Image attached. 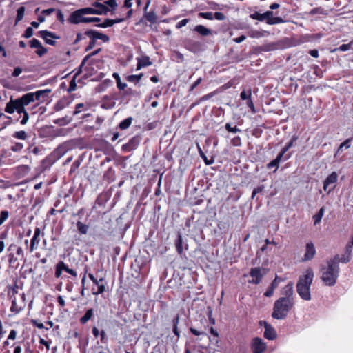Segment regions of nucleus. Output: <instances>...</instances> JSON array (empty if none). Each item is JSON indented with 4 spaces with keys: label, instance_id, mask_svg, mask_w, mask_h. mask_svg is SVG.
Masks as SVG:
<instances>
[{
    "label": "nucleus",
    "instance_id": "473e14b6",
    "mask_svg": "<svg viewBox=\"0 0 353 353\" xmlns=\"http://www.w3.org/2000/svg\"><path fill=\"white\" fill-rule=\"evenodd\" d=\"M81 10L84 12L85 14H97L99 12L93 6L81 8Z\"/></svg>",
    "mask_w": 353,
    "mask_h": 353
},
{
    "label": "nucleus",
    "instance_id": "a19ab883",
    "mask_svg": "<svg viewBox=\"0 0 353 353\" xmlns=\"http://www.w3.org/2000/svg\"><path fill=\"white\" fill-rule=\"evenodd\" d=\"M282 281V279L276 276L274 281L272 282L271 285L270 287L274 290L278 287L279 283Z\"/></svg>",
    "mask_w": 353,
    "mask_h": 353
},
{
    "label": "nucleus",
    "instance_id": "a18cd8bd",
    "mask_svg": "<svg viewBox=\"0 0 353 353\" xmlns=\"http://www.w3.org/2000/svg\"><path fill=\"white\" fill-rule=\"evenodd\" d=\"M264 189V186L263 185H260V186H258L256 188H255L254 190H253V192H252V198L254 199L256 196V194L259 192H261Z\"/></svg>",
    "mask_w": 353,
    "mask_h": 353
},
{
    "label": "nucleus",
    "instance_id": "7ed1b4c3",
    "mask_svg": "<svg viewBox=\"0 0 353 353\" xmlns=\"http://www.w3.org/2000/svg\"><path fill=\"white\" fill-rule=\"evenodd\" d=\"M314 274L312 268L306 269L299 276L296 283V291L299 296L305 301L311 300L310 287Z\"/></svg>",
    "mask_w": 353,
    "mask_h": 353
},
{
    "label": "nucleus",
    "instance_id": "864d4df0",
    "mask_svg": "<svg viewBox=\"0 0 353 353\" xmlns=\"http://www.w3.org/2000/svg\"><path fill=\"white\" fill-rule=\"evenodd\" d=\"M214 18L217 20L222 21L225 19V16L222 12H216L214 14Z\"/></svg>",
    "mask_w": 353,
    "mask_h": 353
},
{
    "label": "nucleus",
    "instance_id": "3c124183",
    "mask_svg": "<svg viewBox=\"0 0 353 353\" xmlns=\"http://www.w3.org/2000/svg\"><path fill=\"white\" fill-rule=\"evenodd\" d=\"M83 107H84V104L83 103H78V104H77L76 107H75V110L73 112V114L76 115V114L80 113L82 111V108Z\"/></svg>",
    "mask_w": 353,
    "mask_h": 353
},
{
    "label": "nucleus",
    "instance_id": "2eb2a0df",
    "mask_svg": "<svg viewBox=\"0 0 353 353\" xmlns=\"http://www.w3.org/2000/svg\"><path fill=\"white\" fill-rule=\"evenodd\" d=\"M185 48L195 53L201 50V45L199 41L188 39L185 41Z\"/></svg>",
    "mask_w": 353,
    "mask_h": 353
},
{
    "label": "nucleus",
    "instance_id": "4d7b16f0",
    "mask_svg": "<svg viewBox=\"0 0 353 353\" xmlns=\"http://www.w3.org/2000/svg\"><path fill=\"white\" fill-rule=\"evenodd\" d=\"M21 19H22V6L18 8L17 9V15L15 23H17L19 21H21Z\"/></svg>",
    "mask_w": 353,
    "mask_h": 353
},
{
    "label": "nucleus",
    "instance_id": "774afa93",
    "mask_svg": "<svg viewBox=\"0 0 353 353\" xmlns=\"http://www.w3.org/2000/svg\"><path fill=\"white\" fill-rule=\"evenodd\" d=\"M274 290L272 289L270 287L267 290V291L265 292L264 295L266 297H270L273 295Z\"/></svg>",
    "mask_w": 353,
    "mask_h": 353
},
{
    "label": "nucleus",
    "instance_id": "603ef678",
    "mask_svg": "<svg viewBox=\"0 0 353 353\" xmlns=\"http://www.w3.org/2000/svg\"><path fill=\"white\" fill-rule=\"evenodd\" d=\"M350 141L349 139L345 140L344 142L341 143L338 152H339L343 148H349L350 147Z\"/></svg>",
    "mask_w": 353,
    "mask_h": 353
},
{
    "label": "nucleus",
    "instance_id": "6e6d98bb",
    "mask_svg": "<svg viewBox=\"0 0 353 353\" xmlns=\"http://www.w3.org/2000/svg\"><path fill=\"white\" fill-rule=\"evenodd\" d=\"M101 19L99 17H86L84 20V23H92V22H99Z\"/></svg>",
    "mask_w": 353,
    "mask_h": 353
},
{
    "label": "nucleus",
    "instance_id": "7c9ffc66",
    "mask_svg": "<svg viewBox=\"0 0 353 353\" xmlns=\"http://www.w3.org/2000/svg\"><path fill=\"white\" fill-rule=\"evenodd\" d=\"M143 76V73H141V74H139L138 75H134V74L129 75L127 77V80L129 82L138 83L141 79Z\"/></svg>",
    "mask_w": 353,
    "mask_h": 353
},
{
    "label": "nucleus",
    "instance_id": "cd10ccee",
    "mask_svg": "<svg viewBox=\"0 0 353 353\" xmlns=\"http://www.w3.org/2000/svg\"><path fill=\"white\" fill-rule=\"evenodd\" d=\"M281 158H282V157L281 155L278 154V156L276 157V158L275 159L272 160L269 163H268L267 167L268 168L275 167L276 170L279 168V162H280Z\"/></svg>",
    "mask_w": 353,
    "mask_h": 353
},
{
    "label": "nucleus",
    "instance_id": "e2e57ef3",
    "mask_svg": "<svg viewBox=\"0 0 353 353\" xmlns=\"http://www.w3.org/2000/svg\"><path fill=\"white\" fill-rule=\"evenodd\" d=\"M22 148V144L19 143H16L14 145L12 146L11 150L12 151L17 152L21 150Z\"/></svg>",
    "mask_w": 353,
    "mask_h": 353
},
{
    "label": "nucleus",
    "instance_id": "4c0bfd02",
    "mask_svg": "<svg viewBox=\"0 0 353 353\" xmlns=\"http://www.w3.org/2000/svg\"><path fill=\"white\" fill-rule=\"evenodd\" d=\"M248 36L252 38H260L263 37V34L258 30H250L248 32Z\"/></svg>",
    "mask_w": 353,
    "mask_h": 353
},
{
    "label": "nucleus",
    "instance_id": "bf43d9fd",
    "mask_svg": "<svg viewBox=\"0 0 353 353\" xmlns=\"http://www.w3.org/2000/svg\"><path fill=\"white\" fill-rule=\"evenodd\" d=\"M55 11H56V10L54 8H50L48 9L43 10L41 13L43 15L47 16V15H50V14H52V12H54Z\"/></svg>",
    "mask_w": 353,
    "mask_h": 353
},
{
    "label": "nucleus",
    "instance_id": "9d476101",
    "mask_svg": "<svg viewBox=\"0 0 353 353\" xmlns=\"http://www.w3.org/2000/svg\"><path fill=\"white\" fill-rule=\"evenodd\" d=\"M264 20L266 21V23L269 25H275L279 23H282L285 21L280 17H274V13L272 11H266L263 13Z\"/></svg>",
    "mask_w": 353,
    "mask_h": 353
},
{
    "label": "nucleus",
    "instance_id": "1a4fd4ad",
    "mask_svg": "<svg viewBox=\"0 0 353 353\" xmlns=\"http://www.w3.org/2000/svg\"><path fill=\"white\" fill-rule=\"evenodd\" d=\"M29 44L31 48L35 49V53L39 57H42L47 52V49L45 48L41 43L37 39H32L29 41Z\"/></svg>",
    "mask_w": 353,
    "mask_h": 353
},
{
    "label": "nucleus",
    "instance_id": "dca6fc26",
    "mask_svg": "<svg viewBox=\"0 0 353 353\" xmlns=\"http://www.w3.org/2000/svg\"><path fill=\"white\" fill-rule=\"evenodd\" d=\"M264 336L269 340H274L276 337V332L270 324L266 322H264Z\"/></svg>",
    "mask_w": 353,
    "mask_h": 353
},
{
    "label": "nucleus",
    "instance_id": "f257e3e1",
    "mask_svg": "<svg viewBox=\"0 0 353 353\" xmlns=\"http://www.w3.org/2000/svg\"><path fill=\"white\" fill-rule=\"evenodd\" d=\"M281 295L274 304L272 317L274 319L281 320L285 319L289 312L294 308V287L290 282L281 290Z\"/></svg>",
    "mask_w": 353,
    "mask_h": 353
},
{
    "label": "nucleus",
    "instance_id": "6ab92c4d",
    "mask_svg": "<svg viewBox=\"0 0 353 353\" xmlns=\"http://www.w3.org/2000/svg\"><path fill=\"white\" fill-rule=\"evenodd\" d=\"M91 5L95 8L96 11L99 12L97 14H107L110 11V9L105 6L104 3H101L97 1H94Z\"/></svg>",
    "mask_w": 353,
    "mask_h": 353
},
{
    "label": "nucleus",
    "instance_id": "e433bc0d",
    "mask_svg": "<svg viewBox=\"0 0 353 353\" xmlns=\"http://www.w3.org/2000/svg\"><path fill=\"white\" fill-rule=\"evenodd\" d=\"M199 15L205 19L212 20L214 19V14L211 12H200Z\"/></svg>",
    "mask_w": 353,
    "mask_h": 353
},
{
    "label": "nucleus",
    "instance_id": "4be33fe9",
    "mask_svg": "<svg viewBox=\"0 0 353 353\" xmlns=\"http://www.w3.org/2000/svg\"><path fill=\"white\" fill-rule=\"evenodd\" d=\"M94 315L93 309H89L85 314L80 319V323L82 325L85 324Z\"/></svg>",
    "mask_w": 353,
    "mask_h": 353
},
{
    "label": "nucleus",
    "instance_id": "6e6552de",
    "mask_svg": "<svg viewBox=\"0 0 353 353\" xmlns=\"http://www.w3.org/2000/svg\"><path fill=\"white\" fill-rule=\"evenodd\" d=\"M38 34L40 37H41L46 43L50 44L51 46H54L56 43L54 39H59L54 33L50 32L48 30H42L38 32Z\"/></svg>",
    "mask_w": 353,
    "mask_h": 353
},
{
    "label": "nucleus",
    "instance_id": "f3484780",
    "mask_svg": "<svg viewBox=\"0 0 353 353\" xmlns=\"http://www.w3.org/2000/svg\"><path fill=\"white\" fill-rule=\"evenodd\" d=\"M125 21L123 18H117L115 19H105L101 23L97 24V27L105 28L112 26L115 23H119Z\"/></svg>",
    "mask_w": 353,
    "mask_h": 353
},
{
    "label": "nucleus",
    "instance_id": "0e129e2a",
    "mask_svg": "<svg viewBox=\"0 0 353 353\" xmlns=\"http://www.w3.org/2000/svg\"><path fill=\"white\" fill-rule=\"evenodd\" d=\"M246 39V37L245 35H241L239 37L233 39V41L236 43H240L243 42Z\"/></svg>",
    "mask_w": 353,
    "mask_h": 353
},
{
    "label": "nucleus",
    "instance_id": "37998d69",
    "mask_svg": "<svg viewBox=\"0 0 353 353\" xmlns=\"http://www.w3.org/2000/svg\"><path fill=\"white\" fill-rule=\"evenodd\" d=\"M8 212L7 211H2L0 215V225L8 219Z\"/></svg>",
    "mask_w": 353,
    "mask_h": 353
},
{
    "label": "nucleus",
    "instance_id": "c85d7f7f",
    "mask_svg": "<svg viewBox=\"0 0 353 353\" xmlns=\"http://www.w3.org/2000/svg\"><path fill=\"white\" fill-rule=\"evenodd\" d=\"M176 251L179 254H181L183 252V247H182V236L181 234L178 235V239L175 242Z\"/></svg>",
    "mask_w": 353,
    "mask_h": 353
},
{
    "label": "nucleus",
    "instance_id": "9b49d317",
    "mask_svg": "<svg viewBox=\"0 0 353 353\" xmlns=\"http://www.w3.org/2000/svg\"><path fill=\"white\" fill-rule=\"evenodd\" d=\"M252 349L253 353H263L266 349V345L260 338H254L252 341Z\"/></svg>",
    "mask_w": 353,
    "mask_h": 353
},
{
    "label": "nucleus",
    "instance_id": "39448f33",
    "mask_svg": "<svg viewBox=\"0 0 353 353\" xmlns=\"http://www.w3.org/2000/svg\"><path fill=\"white\" fill-rule=\"evenodd\" d=\"M14 111H17L19 114L22 113V97L16 100L11 99L10 101L7 103L6 112L11 114Z\"/></svg>",
    "mask_w": 353,
    "mask_h": 353
},
{
    "label": "nucleus",
    "instance_id": "c756f323",
    "mask_svg": "<svg viewBox=\"0 0 353 353\" xmlns=\"http://www.w3.org/2000/svg\"><path fill=\"white\" fill-rule=\"evenodd\" d=\"M296 140V137H293L292 140L282 149L281 152L279 154L282 157L284 154L292 146L294 141Z\"/></svg>",
    "mask_w": 353,
    "mask_h": 353
},
{
    "label": "nucleus",
    "instance_id": "13d9d810",
    "mask_svg": "<svg viewBox=\"0 0 353 353\" xmlns=\"http://www.w3.org/2000/svg\"><path fill=\"white\" fill-rule=\"evenodd\" d=\"M33 34V30L32 27H28L23 34V37L26 38L30 37Z\"/></svg>",
    "mask_w": 353,
    "mask_h": 353
},
{
    "label": "nucleus",
    "instance_id": "680f3d73",
    "mask_svg": "<svg viewBox=\"0 0 353 353\" xmlns=\"http://www.w3.org/2000/svg\"><path fill=\"white\" fill-rule=\"evenodd\" d=\"M65 107L64 105V103L63 101H59L56 105H55V107H54V109L55 110L57 111H59V110H61L62 109H63Z\"/></svg>",
    "mask_w": 353,
    "mask_h": 353
},
{
    "label": "nucleus",
    "instance_id": "5701e85b",
    "mask_svg": "<svg viewBox=\"0 0 353 353\" xmlns=\"http://www.w3.org/2000/svg\"><path fill=\"white\" fill-rule=\"evenodd\" d=\"M34 101H35L34 92H29V93L23 94V107Z\"/></svg>",
    "mask_w": 353,
    "mask_h": 353
},
{
    "label": "nucleus",
    "instance_id": "052dcab7",
    "mask_svg": "<svg viewBox=\"0 0 353 353\" xmlns=\"http://www.w3.org/2000/svg\"><path fill=\"white\" fill-rule=\"evenodd\" d=\"M59 269H60L61 271L62 270H64L65 271L66 269L68 268V266L64 263V262L63 261H59L57 265H56Z\"/></svg>",
    "mask_w": 353,
    "mask_h": 353
},
{
    "label": "nucleus",
    "instance_id": "8fccbe9b",
    "mask_svg": "<svg viewBox=\"0 0 353 353\" xmlns=\"http://www.w3.org/2000/svg\"><path fill=\"white\" fill-rule=\"evenodd\" d=\"M188 22H189L188 19H184L180 21L179 23H177V24L176 25V28L177 29H179V28L185 26Z\"/></svg>",
    "mask_w": 353,
    "mask_h": 353
},
{
    "label": "nucleus",
    "instance_id": "de8ad7c7",
    "mask_svg": "<svg viewBox=\"0 0 353 353\" xmlns=\"http://www.w3.org/2000/svg\"><path fill=\"white\" fill-rule=\"evenodd\" d=\"M70 119H66L65 118H61V119H58L56 121H54V123H57V124H59L60 125H65V124H67V123H70Z\"/></svg>",
    "mask_w": 353,
    "mask_h": 353
},
{
    "label": "nucleus",
    "instance_id": "ddd939ff",
    "mask_svg": "<svg viewBox=\"0 0 353 353\" xmlns=\"http://www.w3.org/2000/svg\"><path fill=\"white\" fill-rule=\"evenodd\" d=\"M338 174L336 172H332L325 180L323 183V190L328 194L334 189V188H329V185L334 184L336 182Z\"/></svg>",
    "mask_w": 353,
    "mask_h": 353
},
{
    "label": "nucleus",
    "instance_id": "f8f14e48",
    "mask_svg": "<svg viewBox=\"0 0 353 353\" xmlns=\"http://www.w3.org/2000/svg\"><path fill=\"white\" fill-rule=\"evenodd\" d=\"M88 37H89L91 39H93L96 41L97 39H101L103 42H108L110 39L109 37L105 34L97 32L96 30H88L85 33Z\"/></svg>",
    "mask_w": 353,
    "mask_h": 353
},
{
    "label": "nucleus",
    "instance_id": "2f4dec72",
    "mask_svg": "<svg viewBox=\"0 0 353 353\" xmlns=\"http://www.w3.org/2000/svg\"><path fill=\"white\" fill-rule=\"evenodd\" d=\"M105 6H108L111 8V11L114 12L118 6L117 0H107L104 1Z\"/></svg>",
    "mask_w": 353,
    "mask_h": 353
},
{
    "label": "nucleus",
    "instance_id": "69168bd1",
    "mask_svg": "<svg viewBox=\"0 0 353 353\" xmlns=\"http://www.w3.org/2000/svg\"><path fill=\"white\" fill-rule=\"evenodd\" d=\"M133 9L132 8H130L128 9L126 14L125 17H123L122 18L125 19H130L133 14Z\"/></svg>",
    "mask_w": 353,
    "mask_h": 353
},
{
    "label": "nucleus",
    "instance_id": "423d86ee",
    "mask_svg": "<svg viewBox=\"0 0 353 353\" xmlns=\"http://www.w3.org/2000/svg\"><path fill=\"white\" fill-rule=\"evenodd\" d=\"M266 272V270L264 268L259 267L252 268L250 275L252 277V280L249 281V282L254 284H259Z\"/></svg>",
    "mask_w": 353,
    "mask_h": 353
},
{
    "label": "nucleus",
    "instance_id": "4468645a",
    "mask_svg": "<svg viewBox=\"0 0 353 353\" xmlns=\"http://www.w3.org/2000/svg\"><path fill=\"white\" fill-rule=\"evenodd\" d=\"M316 254V249L312 242H308L305 245V252L303 261H310Z\"/></svg>",
    "mask_w": 353,
    "mask_h": 353
},
{
    "label": "nucleus",
    "instance_id": "a878e982",
    "mask_svg": "<svg viewBox=\"0 0 353 353\" xmlns=\"http://www.w3.org/2000/svg\"><path fill=\"white\" fill-rule=\"evenodd\" d=\"M77 227L78 231L81 234H86L88 232V228H89L88 225L83 223L81 221L77 222Z\"/></svg>",
    "mask_w": 353,
    "mask_h": 353
},
{
    "label": "nucleus",
    "instance_id": "bb28decb",
    "mask_svg": "<svg viewBox=\"0 0 353 353\" xmlns=\"http://www.w3.org/2000/svg\"><path fill=\"white\" fill-rule=\"evenodd\" d=\"M144 16L146 20L152 23H155L157 21V15L153 11L145 12Z\"/></svg>",
    "mask_w": 353,
    "mask_h": 353
},
{
    "label": "nucleus",
    "instance_id": "338daca9",
    "mask_svg": "<svg viewBox=\"0 0 353 353\" xmlns=\"http://www.w3.org/2000/svg\"><path fill=\"white\" fill-rule=\"evenodd\" d=\"M313 218L314 219V225L319 223L322 219V216L318 214H314Z\"/></svg>",
    "mask_w": 353,
    "mask_h": 353
},
{
    "label": "nucleus",
    "instance_id": "49530a36",
    "mask_svg": "<svg viewBox=\"0 0 353 353\" xmlns=\"http://www.w3.org/2000/svg\"><path fill=\"white\" fill-rule=\"evenodd\" d=\"M132 1L133 0H125L124 3H123V5L122 6L121 8L122 9H123V8H126V9L132 8V6L133 5Z\"/></svg>",
    "mask_w": 353,
    "mask_h": 353
},
{
    "label": "nucleus",
    "instance_id": "09e8293b",
    "mask_svg": "<svg viewBox=\"0 0 353 353\" xmlns=\"http://www.w3.org/2000/svg\"><path fill=\"white\" fill-rule=\"evenodd\" d=\"M55 12H57V19L59 21H61L62 23H63L65 21V19H64V15H63V12L60 10H56Z\"/></svg>",
    "mask_w": 353,
    "mask_h": 353
},
{
    "label": "nucleus",
    "instance_id": "c03bdc74",
    "mask_svg": "<svg viewBox=\"0 0 353 353\" xmlns=\"http://www.w3.org/2000/svg\"><path fill=\"white\" fill-rule=\"evenodd\" d=\"M20 310L21 308L17 305L16 301L14 300H12V304L10 307V311L12 312H14V314H17L20 311Z\"/></svg>",
    "mask_w": 353,
    "mask_h": 353
},
{
    "label": "nucleus",
    "instance_id": "393cba45",
    "mask_svg": "<svg viewBox=\"0 0 353 353\" xmlns=\"http://www.w3.org/2000/svg\"><path fill=\"white\" fill-rule=\"evenodd\" d=\"M113 77L115 79V80L117 81V88L119 90H124L127 87V84L125 83H122L121 82V78H120L119 74L114 73L113 74Z\"/></svg>",
    "mask_w": 353,
    "mask_h": 353
},
{
    "label": "nucleus",
    "instance_id": "412c9836",
    "mask_svg": "<svg viewBox=\"0 0 353 353\" xmlns=\"http://www.w3.org/2000/svg\"><path fill=\"white\" fill-rule=\"evenodd\" d=\"M137 61V70H140L142 68L152 65V62L150 61V58L147 56L143 57L141 58H138Z\"/></svg>",
    "mask_w": 353,
    "mask_h": 353
},
{
    "label": "nucleus",
    "instance_id": "aec40b11",
    "mask_svg": "<svg viewBox=\"0 0 353 353\" xmlns=\"http://www.w3.org/2000/svg\"><path fill=\"white\" fill-rule=\"evenodd\" d=\"M194 30L201 36L205 37L212 34V30L203 25H197Z\"/></svg>",
    "mask_w": 353,
    "mask_h": 353
},
{
    "label": "nucleus",
    "instance_id": "79ce46f5",
    "mask_svg": "<svg viewBox=\"0 0 353 353\" xmlns=\"http://www.w3.org/2000/svg\"><path fill=\"white\" fill-rule=\"evenodd\" d=\"M105 291V287L103 283H101V285H99L97 287V290L96 292L93 291V294L95 295L101 294L103 293Z\"/></svg>",
    "mask_w": 353,
    "mask_h": 353
},
{
    "label": "nucleus",
    "instance_id": "f704fd0d",
    "mask_svg": "<svg viewBox=\"0 0 353 353\" xmlns=\"http://www.w3.org/2000/svg\"><path fill=\"white\" fill-rule=\"evenodd\" d=\"M225 129L230 132L236 133L241 132V130L238 128L236 126L232 127L231 124L228 123L225 124Z\"/></svg>",
    "mask_w": 353,
    "mask_h": 353
},
{
    "label": "nucleus",
    "instance_id": "0eeeda50",
    "mask_svg": "<svg viewBox=\"0 0 353 353\" xmlns=\"http://www.w3.org/2000/svg\"><path fill=\"white\" fill-rule=\"evenodd\" d=\"M85 13L83 10L81 9L77 10L72 12L70 17L68 18V21L70 23L73 24H79L80 23H84V20L86 19L85 17H84Z\"/></svg>",
    "mask_w": 353,
    "mask_h": 353
},
{
    "label": "nucleus",
    "instance_id": "f03ea898",
    "mask_svg": "<svg viewBox=\"0 0 353 353\" xmlns=\"http://www.w3.org/2000/svg\"><path fill=\"white\" fill-rule=\"evenodd\" d=\"M339 257L336 256L327 261V265L321 268V279L326 286H333L339 275Z\"/></svg>",
    "mask_w": 353,
    "mask_h": 353
},
{
    "label": "nucleus",
    "instance_id": "5fc2aeb1",
    "mask_svg": "<svg viewBox=\"0 0 353 353\" xmlns=\"http://www.w3.org/2000/svg\"><path fill=\"white\" fill-rule=\"evenodd\" d=\"M247 105L250 108L252 113L254 114L256 112L251 98L248 99Z\"/></svg>",
    "mask_w": 353,
    "mask_h": 353
},
{
    "label": "nucleus",
    "instance_id": "a211bd4d",
    "mask_svg": "<svg viewBox=\"0 0 353 353\" xmlns=\"http://www.w3.org/2000/svg\"><path fill=\"white\" fill-rule=\"evenodd\" d=\"M50 92V90L49 89L35 92V100L39 102H44L47 99Z\"/></svg>",
    "mask_w": 353,
    "mask_h": 353
},
{
    "label": "nucleus",
    "instance_id": "58836bf2",
    "mask_svg": "<svg viewBox=\"0 0 353 353\" xmlns=\"http://www.w3.org/2000/svg\"><path fill=\"white\" fill-rule=\"evenodd\" d=\"M350 48H351V43H347V44H342L339 48H336L334 50V51L345 52V51L350 50Z\"/></svg>",
    "mask_w": 353,
    "mask_h": 353
},
{
    "label": "nucleus",
    "instance_id": "72a5a7b5",
    "mask_svg": "<svg viewBox=\"0 0 353 353\" xmlns=\"http://www.w3.org/2000/svg\"><path fill=\"white\" fill-rule=\"evenodd\" d=\"M250 17L252 19L259 20L260 21H264V15L263 13L261 14L258 12H255L250 15Z\"/></svg>",
    "mask_w": 353,
    "mask_h": 353
},
{
    "label": "nucleus",
    "instance_id": "c9c22d12",
    "mask_svg": "<svg viewBox=\"0 0 353 353\" xmlns=\"http://www.w3.org/2000/svg\"><path fill=\"white\" fill-rule=\"evenodd\" d=\"M252 92L251 90H248V92L243 90L241 92L240 94V97L242 100H246L251 98Z\"/></svg>",
    "mask_w": 353,
    "mask_h": 353
},
{
    "label": "nucleus",
    "instance_id": "b1692460",
    "mask_svg": "<svg viewBox=\"0 0 353 353\" xmlns=\"http://www.w3.org/2000/svg\"><path fill=\"white\" fill-rule=\"evenodd\" d=\"M132 117L126 118L119 123V128L121 130L128 129L132 124Z\"/></svg>",
    "mask_w": 353,
    "mask_h": 353
},
{
    "label": "nucleus",
    "instance_id": "ea45409f",
    "mask_svg": "<svg viewBox=\"0 0 353 353\" xmlns=\"http://www.w3.org/2000/svg\"><path fill=\"white\" fill-rule=\"evenodd\" d=\"M40 241L39 237H37V235H34L31 239L30 242V250L32 251L34 250V245H37Z\"/></svg>",
    "mask_w": 353,
    "mask_h": 353
},
{
    "label": "nucleus",
    "instance_id": "20e7f679",
    "mask_svg": "<svg viewBox=\"0 0 353 353\" xmlns=\"http://www.w3.org/2000/svg\"><path fill=\"white\" fill-rule=\"evenodd\" d=\"M9 250L10 251V253L9 254V264L10 267L12 268L17 269L19 265V261L18 259V257L15 256V254L12 252L15 251L16 254L17 256H20L21 248L20 247H17L16 245H10L9 248Z\"/></svg>",
    "mask_w": 353,
    "mask_h": 353
}]
</instances>
